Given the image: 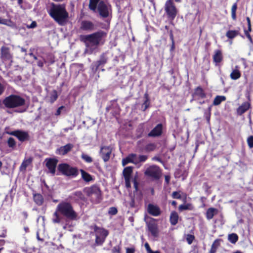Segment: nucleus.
<instances>
[{
  "label": "nucleus",
  "instance_id": "nucleus-1",
  "mask_svg": "<svg viewBox=\"0 0 253 253\" xmlns=\"http://www.w3.org/2000/svg\"><path fill=\"white\" fill-rule=\"evenodd\" d=\"M48 13L59 25H65L69 18V13L64 4L51 3Z\"/></svg>",
  "mask_w": 253,
  "mask_h": 253
},
{
  "label": "nucleus",
  "instance_id": "nucleus-2",
  "mask_svg": "<svg viewBox=\"0 0 253 253\" xmlns=\"http://www.w3.org/2000/svg\"><path fill=\"white\" fill-rule=\"evenodd\" d=\"M2 103L6 108L12 109L25 106L26 100L19 95L12 94L6 97Z\"/></svg>",
  "mask_w": 253,
  "mask_h": 253
},
{
  "label": "nucleus",
  "instance_id": "nucleus-3",
  "mask_svg": "<svg viewBox=\"0 0 253 253\" xmlns=\"http://www.w3.org/2000/svg\"><path fill=\"white\" fill-rule=\"evenodd\" d=\"M57 211L66 217L73 220L78 219V214L74 211L70 203L66 202H62L58 205L56 208Z\"/></svg>",
  "mask_w": 253,
  "mask_h": 253
},
{
  "label": "nucleus",
  "instance_id": "nucleus-4",
  "mask_svg": "<svg viewBox=\"0 0 253 253\" xmlns=\"http://www.w3.org/2000/svg\"><path fill=\"white\" fill-rule=\"evenodd\" d=\"M107 33L102 30H99L96 32L90 35L84 36V40L87 42L94 46H98L99 44H103L105 42L104 39L106 37Z\"/></svg>",
  "mask_w": 253,
  "mask_h": 253
},
{
  "label": "nucleus",
  "instance_id": "nucleus-5",
  "mask_svg": "<svg viewBox=\"0 0 253 253\" xmlns=\"http://www.w3.org/2000/svg\"><path fill=\"white\" fill-rule=\"evenodd\" d=\"M96 9H97L100 17L103 18L109 17L112 11L111 5L102 0H100L97 3Z\"/></svg>",
  "mask_w": 253,
  "mask_h": 253
},
{
  "label": "nucleus",
  "instance_id": "nucleus-6",
  "mask_svg": "<svg viewBox=\"0 0 253 253\" xmlns=\"http://www.w3.org/2000/svg\"><path fill=\"white\" fill-rule=\"evenodd\" d=\"M164 7L168 18L173 20L177 14V9L174 3L173 0H167Z\"/></svg>",
  "mask_w": 253,
  "mask_h": 253
},
{
  "label": "nucleus",
  "instance_id": "nucleus-7",
  "mask_svg": "<svg viewBox=\"0 0 253 253\" xmlns=\"http://www.w3.org/2000/svg\"><path fill=\"white\" fill-rule=\"evenodd\" d=\"M58 169L62 174L67 176H76L78 174V170L77 168L66 164H60L58 167Z\"/></svg>",
  "mask_w": 253,
  "mask_h": 253
},
{
  "label": "nucleus",
  "instance_id": "nucleus-8",
  "mask_svg": "<svg viewBox=\"0 0 253 253\" xmlns=\"http://www.w3.org/2000/svg\"><path fill=\"white\" fill-rule=\"evenodd\" d=\"M86 193L92 202L98 203L100 202L101 192L98 187L96 186H91L86 189Z\"/></svg>",
  "mask_w": 253,
  "mask_h": 253
},
{
  "label": "nucleus",
  "instance_id": "nucleus-9",
  "mask_svg": "<svg viewBox=\"0 0 253 253\" xmlns=\"http://www.w3.org/2000/svg\"><path fill=\"white\" fill-rule=\"evenodd\" d=\"M108 61V57L105 53H103L100 56L99 59L93 62L91 66L90 69L93 74H95L98 68L101 66H104Z\"/></svg>",
  "mask_w": 253,
  "mask_h": 253
},
{
  "label": "nucleus",
  "instance_id": "nucleus-10",
  "mask_svg": "<svg viewBox=\"0 0 253 253\" xmlns=\"http://www.w3.org/2000/svg\"><path fill=\"white\" fill-rule=\"evenodd\" d=\"M95 233L96 243L98 245L102 244L108 235V231L103 228L96 227L95 229Z\"/></svg>",
  "mask_w": 253,
  "mask_h": 253
},
{
  "label": "nucleus",
  "instance_id": "nucleus-11",
  "mask_svg": "<svg viewBox=\"0 0 253 253\" xmlns=\"http://www.w3.org/2000/svg\"><path fill=\"white\" fill-rule=\"evenodd\" d=\"M5 133L15 136L21 142L25 141L29 139V135L28 132L21 130L18 129L11 131H5Z\"/></svg>",
  "mask_w": 253,
  "mask_h": 253
},
{
  "label": "nucleus",
  "instance_id": "nucleus-12",
  "mask_svg": "<svg viewBox=\"0 0 253 253\" xmlns=\"http://www.w3.org/2000/svg\"><path fill=\"white\" fill-rule=\"evenodd\" d=\"M157 221V219L153 218H150L149 221H146L149 231L154 237H157L159 234V229Z\"/></svg>",
  "mask_w": 253,
  "mask_h": 253
},
{
  "label": "nucleus",
  "instance_id": "nucleus-13",
  "mask_svg": "<svg viewBox=\"0 0 253 253\" xmlns=\"http://www.w3.org/2000/svg\"><path fill=\"white\" fill-rule=\"evenodd\" d=\"M0 58L2 62L12 61L13 55L9 47L2 46L1 47Z\"/></svg>",
  "mask_w": 253,
  "mask_h": 253
},
{
  "label": "nucleus",
  "instance_id": "nucleus-14",
  "mask_svg": "<svg viewBox=\"0 0 253 253\" xmlns=\"http://www.w3.org/2000/svg\"><path fill=\"white\" fill-rule=\"evenodd\" d=\"M145 173L146 175L154 179H158L161 174L160 170L157 166L150 167L146 169Z\"/></svg>",
  "mask_w": 253,
  "mask_h": 253
},
{
  "label": "nucleus",
  "instance_id": "nucleus-15",
  "mask_svg": "<svg viewBox=\"0 0 253 253\" xmlns=\"http://www.w3.org/2000/svg\"><path fill=\"white\" fill-rule=\"evenodd\" d=\"M147 210L150 214L154 216H159L161 213L160 208L157 205L152 204L148 205Z\"/></svg>",
  "mask_w": 253,
  "mask_h": 253
},
{
  "label": "nucleus",
  "instance_id": "nucleus-16",
  "mask_svg": "<svg viewBox=\"0 0 253 253\" xmlns=\"http://www.w3.org/2000/svg\"><path fill=\"white\" fill-rule=\"evenodd\" d=\"M192 96L195 99H204L206 97V93L202 87L199 86L194 89Z\"/></svg>",
  "mask_w": 253,
  "mask_h": 253
},
{
  "label": "nucleus",
  "instance_id": "nucleus-17",
  "mask_svg": "<svg viewBox=\"0 0 253 253\" xmlns=\"http://www.w3.org/2000/svg\"><path fill=\"white\" fill-rule=\"evenodd\" d=\"M163 133V125L162 124H158L148 134L149 137H158L162 135Z\"/></svg>",
  "mask_w": 253,
  "mask_h": 253
},
{
  "label": "nucleus",
  "instance_id": "nucleus-18",
  "mask_svg": "<svg viewBox=\"0 0 253 253\" xmlns=\"http://www.w3.org/2000/svg\"><path fill=\"white\" fill-rule=\"evenodd\" d=\"M112 148L111 146H103L100 149V154L102 158H110L112 155Z\"/></svg>",
  "mask_w": 253,
  "mask_h": 253
},
{
  "label": "nucleus",
  "instance_id": "nucleus-19",
  "mask_svg": "<svg viewBox=\"0 0 253 253\" xmlns=\"http://www.w3.org/2000/svg\"><path fill=\"white\" fill-rule=\"evenodd\" d=\"M212 59L215 65L216 66L218 65L223 59L222 51L220 49L215 50L214 52Z\"/></svg>",
  "mask_w": 253,
  "mask_h": 253
},
{
  "label": "nucleus",
  "instance_id": "nucleus-20",
  "mask_svg": "<svg viewBox=\"0 0 253 253\" xmlns=\"http://www.w3.org/2000/svg\"><path fill=\"white\" fill-rule=\"evenodd\" d=\"M57 159H47L46 161V166L50 173L54 174L55 172V168L57 164Z\"/></svg>",
  "mask_w": 253,
  "mask_h": 253
},
{
  "label": "nucleus",
  "instance_id": "nucleus-21",
  "mask_svg": "<svg viewBox=\"0 0 253 253\" xmlns=\"http://www.w3.org/2000/svg\"><path fill=\"white\" fill-rule=\"evenodd\" d=\"M81 29L84 31H92L94 29V24L90 21L83 20L81 24Z\"/></svg>",
  "mask_w": 253,
  "mask_h": 253
},
{
  "label": "nucleus",
  "instance_id": "nucleus-22",
  "mask_svg": "<svg viewBox=\"0 0 253 253\" xmlns=\"http://www.w3.org/2000/svg\"><path fill=\"white\" fill-rule=\"evenodd\" d=\"M74 145L71 143H68L65 146H61L57 149V153L59 155H65L71 151L73 148Z\"/></svg>",
  "mask_w": 253,
  "mask_h": 253
},
{
  "label": "nucleus",
  "instance_id": "nucleus-23",
  "mask_svg": "<svg viewBox=\"0 0 253 253\" xmlns=\"http://www.w3.org/2000/svg\"><path fill=\"white\" fill-rule=\"evenodd\" d=\"M240 28L236 30H229L226 33L225 36L229 39L232 40L237 36L240 35Z\"/></svg>",
  "mask_w": 253,
  "mask_h": 253
},
{
  "label": "nucleus",
  "instance_id": "nucleus-24",
  "mask_svg": "<svg viewBox=\"0 0 253 253\" xmlns=\"http://www.w3.org/2000/svg\"><path fill=\"white\" fill-rule=\"evenodd\" d=\"M250 103L245 102L239 106L237 109V113L239 115H242L245 113L250 107Z\"/></svg>",
  "mask_w": 253,
  "mask_h": 253
},
{
  "label": "nucleus",
  "instance_id": "nucleus-25",
  "mask_svg": "<svg viewBox=\"0 0 253 253\" xmlns=\"http://www.w3.org/2000/svg\"><path fill=\"white\" fill-rule=\"evenodd\" d=\"M145 159H123L122 164L124 166L129 163H132L133 164L137 165V167H139L140 165L139 163L144 162Z\"/></svg>",
  "mask_w": 253,
  "mask_h": 253
},
{
  "label": "nucleus",
  "instance_id": "nucleus-26",
  "mask_svg": "<svg viewBox=\"0 0 253 253\" xmlns=\"http://www.w3.org/2000/svg\"><path fill=\"white\" fill-rule=\"evenodd\" d=\"M175 177L176 178L181 177L182 180H184L187 176V172L185 170L178 169L176 170L174 173Z\"/></svg>",
  "mask_w": 253,
  "mask_h": 253
},
{
  "label": "nucleus",
  "instance_id": "nucleus-27",
  "mask_svg": "<svg viewBox=\"0 0 253 253\" xmlns=\"http://www.w3.org/2000/svg\"><path fill=\"white\" fill-rule=\"evenodd\" d=\"M237 8H238V4H237V1H236L234 3H233V4L231 6V18L233 21L237 20Z\"/></svg>",
  "mask_w": 253,
  "mask_h": 253
},
{
  "label": "nucleus",
  "instance_id": "nucleus-28",
  "mask_svg": "<svg viewBox=\"0 0 253 253\" xmlns=\"http://www.w3.org/2000/svg\"><path fill=\"white\" fill-rule=\"evenodd\" d=\"M179 216L177 213L175 211H172L170 216V222L172 225H176L178 222Z\"/></svg>",
  "mask_w": 253,
  "mask_h": 253
},
{
  "label": "nucleus",
  "instance_id": "nucleus-29",
  "mask_svg": "<svg viewBox=\"0 0 253 253\" xmlns=\"http://www.w3.org/2000/svg\"><path fill=\"white\" fill-rule=\"evenodd\" d=\"M241 76V73L238 69H234L231 73L230 77L231 79L236 80Z\"/></svg>",
  "mask_w": 253,
  "mask_h": 253
},
{
  "label": "nucleus",
  "instance_id": "nucleus-30",
  "mask_svg": "<svg viewBox=\"0 0 253 253\" xmlns=\"http://www.w3.org/2000/svg\"><path fill=\"white\" fill-rule=\"evenodd\" d=\"M217 210L216 209L211 208L207 211V218L208 219H211L213 216L217 213Z\"/></svg>",
  "mask_w": 253,
  "mask_h": 253
},
{
  "label": "nucleus",
  "instance_id": "nucleus-31",
  "mask_svg": "<svg viewBox=\"0 0 253 253\" xmlns=\"http://www.w3.org/2000/svg\"><path fill=\"white\" fill-rule=\"evenodd\" d=\"M100 0H89L88 4L89 9L93 12H95L97 3Z\"/></svg>",
  "mask_w": 253,
  "mask_h": 253
},
{
  "label": "nucleus",
  "instance_id": "nucleus-32",
  "mask_svg": "<svg viewBox=\"0 0 253 253\" xmlns=\"http://www.w3.org/2000/svg\"><path fill=\"white\" fill-rule=\"evenodd\" d=\"M226 97L225 96H216L213 101V105L217 106L219 105L222 102L226 100Z\"/></svg>",
  "mask_w": 253,
  "mask_h": 253
},
{
  "label": "nucleus",
  "instance_id": "nucleus-33",
  "mask_svg": "<svg viewBox=\"0 0 253 253\" xmlns=\"http://www.w3.org/2000/svg\"><path fill=\"white\" fill-rule=\"evenodd\" d=\"M81 172L82 177L84 181L88 182L92 180L91 175L84 170L81 169Z\"/></svg>",
  "mask_w": 253,
  "mask_h": 253
},
{
  "label": "nucleus",
  "instance_id": "nucleus-34",
  "mask_svg": "<svg viewBox=\"0 0 253 253\" xmlns=\"http://www.w3.org/2000/svg\"><path fill=\"white\" fill-rule=\"evenodd\" d=\"M157 145L155 143H150L147 144L144 150L146 152H151L155 150L156 148Z\"/></svg>",
  "mask_w": 253,
  "mask_h": 253
},
{
  "label": "nucleus",
  "instance_id": "nucleus-35",
  "mask_svg": "<svg viewBox=\"0 0 253 253\" xmlns=\"http://www.w3.org/2000/svg\"><path fill=\"white\" fill-rule=\"evenodd\" d=\"M35 203L38 205H41L43 203V198L41 194H35L34 196Z\"/></svg>",
  "mask_w": 253,
  "mask_h": 253
},
{
  "label": "nucleus",
  "instance_id": "nucleus-36",
  "mask_svg": "<svg viewBox=\"0 0 253 253\" xmlns=\"http://www.w3.org/2000/svg\"><path fill=\"white\" fill-rule=\"evenodd\" d=\"M228 239L231 243L235 244L238 240V236L236 234L232 233L228 235Z\"/></svg>",
  "mask_w": 253,
  "mask_h": 253
},
{
  "label": "nucleus",
  "instance_id": "nucleus-37",
  "mask_svg": "<svg viewBox=\"0 0 253 253\" xmlns=\"http://www.w3.org/2000/svg\"><path fill=\"white\" fill-rule=\"evenodd\" d=\"M132 172V167H127L126 168L124 171L123 174L125 177V178H130V175Z\"/></svg>",
  "mask_w": 253,
  "mask_h": 253
},
{
  "label": "nucleus",
  "instance_id": "nucleus-38",
  "mask_svg": "<svg viewBox=\"0 0 253 253\" xmlns=\"http://www.w3.org/2000/svg\"><path fill=\"white\" fill-rule=\"evenodd\" d=\"M32 163V159H25L23 162L20 169L21 170H24L27 167Z\"/></svg>",
  "mask_w": 253,
  "mask_h": 253
},
{
  "label": "nucleus",
  "instance_id": "nucleus-39",
  "mask_svg": "<svg viewBox=\"0 0 253 253\" xmlns=\"http://www.w3.org/2000/svg\"><path fill=\"white\" fill-rule=\"evenodd\" d=\"M58 98V94L56 90H53L50 95L49 101L51 103H53Z\"/></svg>",
  "mask_w": 253,
  "mask_h": 253
},
{
  "label": "nucleus",
  "instance_id": "nucleus-40",
  "mask_svg": "<svg viewBox=\"0 0 253 253\" xmlns=\"http://www.w3.org/2000/svg\"><path fill=\"white\" fill-rule=\"evenodd\" d=\"M7 145L9 148L13 149L16 147V142L14 139L9 137L7 141Z\"/></svg>",
  "mask_w": 253,
  "mask_h": 253
},
{
  "label": "nucleus",
  "instance_id": "nucleus-41",
  "mask_svg": "<svg viewBox=\"0 0 253 253\" xmlns=\"http://www.w3.org/2000/svg\"><path fill=\"white\" fill-rule=\"evenodd\" d=\"M193 209V207L190 204H186L184 205H181L179 206V210L180 211L183 210H191Z\"/></svg>",
  "mask_w": 253,
  "mask_h": 253
},
{
  "label": "nucleus",
  "instance_id": "nucleus-42",
  "mask_svg": "<svg viewBox=\"0 0 253 253\" xmlns=\"http://www.w3.org/2000/svg\"><path fill=\"white\" fill-rule=\"evenodd\" d=\"M219 246L218 241L217 240L214 241L213 244L211 245V247L210 250V253H215L217 250V249Z\"/></svg>",
  "mask_w": 253,
  "mask_h": 253
},
{
  "label": "nucleus",
  "instance_id": "nucleus-43",
  "mask_svg": "<svg viewBox=\"0 0 253 253\" xmlns=\"http://www.w3.org/2000/svg\"><path fill=\"white\" fill-rule=\"evenodd\" d=\"M45 63H48L49 64H52L55 62V57L51 54H49L47 56L46 60L44 61Z\"/></svg>",
  "mask_w": 253,
  "mask_h": 253
},
{
  "label": "nucleus",
  "instance_id": "nucleus-44",
  "mask_svg": "<svg viewBox=\"0 0 253 253\" xmlns=\"http://www.w3.org/2000/svg\"><path fill=\"white\" fill-rule=\"evenodd\" d=\"M57 212H58V211H57V210H56V211L53 214L52 221L54 223H59L61 220L60 217L58 215V213H57Z\"/></svg>",
  "mask_w": 253,
  "mask_h": 253
},
{
  "label": "nucleus",
  "instance_id": "nucleus-45",
  "mask_svg": "<svg viewBox=\"0 0 253 253\" xmlns=\"http://www.w3.org/2000/svg\"><path fill=\"white\" fill-rule=\"evenodd\" d=\"M82 193L80 191H78L73 193L72 197L75 199L76 200H78L79 199H82Z\"/></svg>",
  "mask_w": 253,
  "mask_h": 253
},
{
  "label": "nucleus",
  "instance_id": "nucleus-46",
  "mask_svg": "<svg viewBox=\"0 0 253 253\" xmlns=\"http://www.w3.org/2000/svg\"><path fill=\"white\" fill-rule=\"evenodd\" d=\"M247 141L249 148H253V136L251 135L249 137H248Z\"/></svg>",
  "mask_w": 253,
  "mask_h": 253
},
{
  "label": "nucleus",
  "instance_id": "nucleus-47",
  "mask_svg": "<svg viewBox=\"0 0 253 253\" xmlns=\"http://www.w3.org/2000/svg\"><path fill=\"white\" fill-rule=\"evenodd\" d=\"M10 20H8L6 19L2 18L0 17V24H3L5 25H9V23H10Z\"/></svg>",
  "mask_w": 253,
  "mask_h": 253
},
{
  "label": "nucleus",
  "instance_id": "nucleus-48",
  "mask_svg": "<svg viewBox=\"0 0 253 253\" xmlns=\"http://www.w3.org/2000/svg\"><path fill=\"white\" fill-rule=\"evenodd\" d=\"M194 239V236L192 235L188 234L186 237V241L189 244H192Z\"/></svg>",
  "mask_w": 253,
  "mask_h": 253
},
{
  "label": "nucleus",
  "instance_id": "nucleus-49",
  "mask_svg": "<svg viewBox=\"0 0 253 253\" xmlns=\"http://www.w3.org/2000/svg\"><path fill=\"white\" fill-rule=\"evenodd\" d=\"M117 213V210L115 207H112L110 208L109 211V213L112 215H115Z\"/></svg>",
  "mask_w": 253,
  "mask_h": 253
},
{
  "label": "nucleus",
  "instance_id": "nucleus-50",
  "mask_svg": "<svg viewBox=\"0 0 253 253\" xmlns=\"http://www.w3.org/2000/svg\"><path fill=\"white\" fill-rule=\"evenodd\" d=\"M172 197L175 199L181 198V195L178 192H173L172 194Z\"/></svg>",
  "mask_w": 253,
  "mask_h": 253
},
{
  "label": "nucleus",
  "instance_id": "nucleus-51",
  "mask_svg": "<svg viewBox=\"0 0 253 253\" xmlns=\"http://www.w3.org/2000/svg\"><path fill=\"white\" fill-rule=\"evenodd\" d=\"M144 246H145L148 253H152L154 252L151 249L148 243H146L144 245Z\"/></svg>",
  "mask_w": 253,
  "mask_h": 253
},
{
  "label": "nucleus",
  "instance_id": "nucleus-52",
  "mask_svg": "<svg viewBox=\"0 0 253 253\" xmlns=\"http://www.w3.org/2000/svg\"><path fill=\"white\" fill-rule=\"evenodd\" d=\"M203 68V69L206 71H208L209 70L210 68V61H208L206 63V65L203 66L202 67Z\"/></svg>",
  "mask_w": 253,
  "mask_h": 253
},
{
  "label": "nucleus",
  "instance_id": "nucleus-53",
  "mask_svg": "<svg viewBox=\"0 0 253 253\" xmlns=\"http://www.w3.org/2000/svg\"><path fill=\"white\" fill-rule=\"evenodd\" d=\"M169 34L170 39L171 41V42L172 43V45L174 46V37L173 35V32L171 30L169 31Z\"/></svg>",
  "mask_w": 253,
  "mask_h": 253
},
{
  "label": "nucleus",
  "instance_id": "nucleus-54",
  "mask_svg": "<svg viewBox=\"0 0 253 253\" xmlns=\"http://www.w3.org/2000/svg\"><path fill=\"white\" fill-rule=\"evenodd\" d=\"M245 35L246 36V37L248 38L249 41H250V42L251 44H253V41L252 38L250 34V33H245Z\"/></svg>",
  "mask_w": 253,
  "mask_h": 253
},
{
  "label": "nucleus",
  "instance_id": "nucleus-55",
  "mask_svg": "<svg viewBox=\"0 0 253 253\" xmlns=\"http://www.w3.org/2000/svg\"><path fill=\"white\" fill-rule=\"evenodd\" d=\"M64 108V106H60V107H59V108L57 109V111H56V113H55V115H56V116H59V115H60V114H61V110H62Z\"/></svg>",
  "mask_w": 253,
  "mask_h": 253
},
{
  "label": "nucleus",
  "instance_id": "nucleus-56",
  "mask_svg": "<svg viewBox=\"0 0 253 253\" xmlns=\"http://www.w3.org/2000/svg\"><path fill=\"white\" fill-rule=\"evenodd\" d=\"M120 248L119 246H116L113 248L112 253H120Z\"/></svg>",
  "mask_w": 253,
  "mask_h": 253
},
{
  "label": "nucleus",
  "instance_id": "nucleus-57",
  "mask_svg": "<svg viewBox=\"0 0 253 253\" xmlns=\"http://www.w3.org/2000/svg\"><path fill=\"white\" fill-rule=\"evenodd\" d=\"M130 178H125V181H126V187H127V188L130 187Z\"/></svg>",
  "mask_w": 253,
  "mask_h": 253
},
{
  "label": "nucleus",
  "instance_id": "nucleus-58",
  "mask_svg": "<svg viewBox=\"0 0 253 253\" xmlns=\"http://www.w3.org/2000/svg\"><path fill=\"white\" fill-rule=\"evenodd\" d=\"M135 250L133 248H126V253H134Z\"/></svg>",
  "mask_w": 253,
  "mask_h": 253
},
{
  "label": "nucleus",
  "instance_id": "nucleus-59",
  "mask_svg": "<svg viewBox=\"0 0 253 253\" xmlns=\"http://www.w3.org/2000/svg\"><path fill=\"white\" fill-rule=\"evenodd\" d=\"M252 31V26H248V29L244 30V33H250Z\"/></svg>",
  "mask_w": 253,
  "mask_h": 253
},
{
  "label": "nucleus",
  "instance_id": "nucleus-60",
  "mask_svg": "<svg viewBox=\"0 0 253 253\" xmlns=\"http://www.w3.org/2000/svg\"><path fill=\"white\" fill-rule=\"evenodd\" d=\"M37 24L36 22L33 21L31 23V24L30 25V26H29V28H35L37 26Z\"/></svg>",
  "mask_w": 253,
  "mask_h": 253
},
{
  "label": "nucleus",
  "instance_id": "nucleus-61",
  "mask_svg": "<svg viewBox=\"0 0 253 253\" xmlns=\"http://www.w3.org/2000/svg\"><path fill=\"white\" fill-rule=\"evenodd\" d=\"M4 91L3 85L0 83V95H1Z\"/></svg>",
  "mask_w": 253,
  "mask_h": 253
},
{
  "label": "nucleus",
  "instance_id": "nucleus-62",
  "mask_svg": "<svg viewBox=\"0 0 253 253\" xmlns=\"http://www.w3.org/2000/svg\"><path fill=\"white\" fill-rule=\"evenodd\" d=\"M37 65L39 67L42 68L43 66V62L42 61L40 60L37 62Z\"/></svg>",
  "mask_w": 253,
  "mask_h": 253
},
{
  "label": "nucleus",
  "instance_id": "nucleus-63",
  "mask_svg": "<svg viewBox=\"0 0 253 253\" xmlns=\"http://www.w3.org/2000/svg\"><path fill=\"white\" fill-rule=\"evenodd\" d=\"M246 20H247V22L248 26H249V25L252 26L251 25V19H250L249 17H246Z\"/></svg>",
  "mask_w": 253,
  "mask_h": 253
},
{
  "label": "nucleus",
  "instance_id": "nucleus-64",
  "mask_svg": "<svg viewBox=\"0 0 253 253\" xmlns=\"http://www.w3.org/2000/svg\"><path fill=\"white\" fill-rule=\"evenodd\" d=\"M145 96L146 97V100L144 101V105H146V104H149V99L148 98V95L147 94H145Z\"/></svg>",
  "mask_w": 253,
  "mask_h": 253
}]
</instances>
